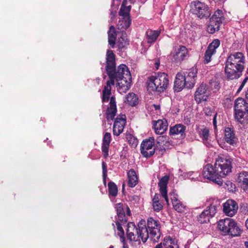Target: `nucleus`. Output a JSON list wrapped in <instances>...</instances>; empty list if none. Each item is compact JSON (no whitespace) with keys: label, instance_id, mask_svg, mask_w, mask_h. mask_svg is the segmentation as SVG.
I'll list each match as a JSON object with an SVG mask.
<instances>
[{"label":"nucleus","instance_id":"nucleus-13","mask_svg":"<svg viewBox=\"0 0 248 248\" xmlns=\"http://www.w3.org/2000/svg\"><path fill=\"white\" fill-rule=\"evenodd\" d=\"M217 211V206L214 204H211L197 217L198 221L201 224L209 222L210 219L216 214Z\"/></svg>","mask_w":248,"mask_h":248},{"label":"nucleus","instance_id":"nucleus-44","mask_svg":"<svg viewBox=\"0 0 248 248\" xmlns=\"http://www.w3.org/2000/svg\"><path fill=\"white\" fill-rule=\"evenodd\" d=\"M128 142L132 146L135 147H136L138 143V139L132 136H130L128 137Z\"/></svg>","mask_w":248,"mask_h":248},{"label":"nucleus","instance_id":"nucleus-54","mask_svg":"<svg viewBox=\"0 0 248 248\" xmlns=\"http://www.w3.org/2000/svg\"><path fill=\"white\" fill-rule=\"evenodd\" d=\"M245 225L247 228L248 229V218L246 221Z\"/></svg>","mask_w":248,"mask_h":248},{"label":"nucleus","instance_id":"nucleus-36","mask_svg":"<svg viewBox=\"0 0 248 248\" xmlns=\"http://www.w3.org/2000/svg\"><path fill=\"white\" fill-rule=\"evenodd\" d=\"M126 34L125 32H122L121 36L119 38L118 46L119 49H122L128 45Z\"/></svg>","mask_w":248,"mask_h":248},{"label":"nucleus","instance_id":"nucleus-14","mask_svg":"<svg viewBox=\"0 0 248 248\" xmlns=\"http://www.w3.org/2000/svg\"><path fill=\"white\" fill-rule=\"evenodd\" d=\"M188 56V50L184 46H175L173 51L170 53V56L176 62H181L184 61Z\"/></svg>","mask_w":248,"mask_h":248},{"label":"nucleus","instance_id":"nucleus-34","mask_svg":"<svg viewBox=\"0 0 248 248\" xmlns=\"http://www.w3.org/2000/svg\"><path fill=\"white\" fill-rule=\"evenodd\" d=\"M123 18L120 20L117 25L119 29H126L131 24V19L129 16H123Z\"/></svg>","mask_w":248,"mask_h":248},{"label":"nucleus","instance_id":"nucleus-16","mask_svg":"<svg viewBox=\"0 0 248 248\" xmlns=\"http://www.w3.org/2000/svg\"><path fill=\"white\" fill-rule=\"evenodd\" d=\"M219 45L220 41L217 39L214 40L209 44L204 54L203 61L204 63H208L211 61L212 55L216 53V49Z\"/></svg>","mask_w":248,"mask_h":248},{"label":"nucleus","instance_id":"nucleus-38","mask_svg":"<svg viewBox=\"0 0 248 248\" xmlns=\"http://www.w3.org/2000/svg\"><path fill=\"white\" fill-rule=\"evenodd\" d=\"M125 2L123 1L119 11V16H129V12L131 10V6H125Z\"/></svg>","mask_w":248,"mask_h":248},{"label":"nucleus","instance_id":"nucleus-51","mask_svg":"<svg viewBox=\"0 0 248 248\" xmlns=\"http://www.w3.org/2000/svg\"><path fill=\"white\" fill-rule=\"evenodd\" d=\"M159 64H160V62H159V60H156L155 62V66L156 69H158Z\"/></svg>","mask_w":248,"mask_h":248},{"label":"nucleus","instance_id":"nucleus-15","mask_svg":"<svg viewBox=\"0 0 248 248\" xmlns=\"http://www.w3.org/2000/svg\"><path fill=\"white\" fill-rule=\"evenodd\" d=\"M115 209L117 212V220L122 224H125L127 221V217L130 215V210L127 206L125 209L126 214L124 212V208L122 203H118L115 205Z\"/></svg>","mask_w":248,"mask_h":248},{"label":"nucleus","instance_id":"nucleus-48","mask_svg":"<svg viewBox=\"0 0 248 248\" xmlns=\"http://www.w3.org/2000/svg\"><path fill=\"white\" fill-rule=\"evenodd\" d=\"M248 77H247L243 81H242L241 85L240 86V87H239L238 90H237V92H240L241 90L242 89V88L244 87V86H245L246 83L248 81Z\"/></svg>","mask_w":248,"mask_h":248},{"label":"nucleus","instance_id":"nucleus-3","mask_svg":"<svg viewBox=\"0 0 248 248\" xmlns=\"http://www.w3.org/2000/svg\"><path fill=\"white\" fill-rule=\"evenodd\" d=\"M143 222H140L138 224V228L133 222L127 223L126 231L128 239L135 242H140V240L143 243L146 242L149 238V233L145 221Z\"/></svg>","mask_w":248,"mask_h":248},{"label":"nucleus","instance_id":"nucleus-5","mask_svg":"<svg viewBox=\"0 0 248 248\" xmlns=\"http://www.w3.org/2000/svg\"><path fill=\"white\" fill-rule=\"evenodd\" d=\"M218 229L224 235H231L232 236H237L241 234L242 231L237 223L232 219L227 217L221 219L218 222Z\"/></svg>","mask_w":248,"mask_h":248},{"label":"nucleus","instance_id":"nucleus-17","mask_svg":"<svg viewBox=\"0 0 248 248\" xmlns=\"http://www.w3.org/2000/svg\"><path fill=\"white\" fill-rule=\"evenodd\" d=\"M209 95L206 85L202 84L195 92V99L198 103H200L206 101Z\"/></svg>","mask_w":248,"mask_h":248},{"label":"nucleus","instance_id":"nucleus-21","mask_svg":"<svg viewBox=\"0 0 248 248\" xmlns=\"http://www.w3.org/2000/svg\"><path fill=\"white\" fill-rule=\"evenodd\" d=\"M169 179V176L166 175L162 177L159 180L158 183V186L159 187V191L161 195L165 199V200L168 204H169V199L167 195V188Z\"/></svg>","mask_w":248,"mask_h":248},{"label":"nucleus","instance_id":"nucleus-43","mask_svg":"<svg viewBox=\"0 0 248 248\" xmlns=\"http://www.w3.org/2000/svg\"><path fill=\"white\" fill-rule=\"evenodd\" d=\"M124 224H122L121 222H120L118 221H117L116 222V225L117 226V229L118 231L119 232L118 234L120 236L121 238H123V240L124 239V230L122 227V225Z\"/></svg>","mask_w":248,"mask_h":248},{"label":"nucleus","instance_id":"nucleus-12","mask_svg":"<svg viewBox=\"0 0 248 248\" xmlns=\"http://www.w3.org/2000/svg\"><path fill=\"white\" fill-rule=\"evenodd\" d=\"M154 144L155 139L153 137L142 141L140 144V152L144 157L148 158L154 154Z\"/></svg>","mask_w":248,"mask_h":248},{"label":"nucleus","instance_id":"nucleus-6","mask_svg":"<svg viewBox=\"0 0 248 248\" xmlns=\"http://www.w3.org/2000/svg\"><path fill=\"white\" fill-rule=\"evenodd\" d=\"M215 167L221 180H222V178L232 171V159L228 156L219 155L216 160Z\"/></svg>","mask_w":248,"mask_h":248},{"label":"nucleus","instance_id":"nucleus-45","mask_svg":"<svg viewBox=\"0 0 248 248\" xmlns=\"http://www.w3.org/2000/svg\"><path fill=\"white\" fill-rule=\"evenodd\" d=\"M170 200L172 202V204H173V203H175L176 202H178V195L174 192H171L170 193Z\"/></svg>","mask_w":248,"mask_h":248},{"label":"nucleus","instance_id":"nucleus-53","mask_svg":"<svg viewBox=\"0 0 248 248\" xmlns=\"http://www.w3.org/2000/svg\"><path fill=\"white\" fill-rule=\"evenodd\" d=\"M123 242L124 243L123 248H128L127 245L125 244L124 239L123 240Z\"/></svg>","mask_w":248,"mask_h":248},{"label":"nucleus","instance_id":"nucleus-33","mask_svg":"<svg viewBox=\"0 0 248 248\" xmlns=\"http://www.w3.org/2000/svg\"><path fill=\"white\" fill-rule=\"evenodd\" d=\"M160 195L155 194L152 200V205L155 211L158 212L163 208V205L159 200Z\"/></svg>","mask_w":248,"mask_h":248},{"label":"nucleus","instance_id":"nucleus-57","mask_svg":"<svg viewBox=\"0 0 248 248\" xmlns=\"http://www.w3.org/2000/svg\"><path fill=\"white\" fill-rule=\"evenodd\" d=\"M229 183H230V184H231V186H232V183H231V182H229Z\"/></svg>","mask_w":248,"mask_h":248},{"label":"nucleus","instance_id":"nucleus-20","mask_svg":"<svg viewBox=\"0 0 248 248\" xmlns=\"http://www.w3.org/2000/svg\"><path fill=\"white\" fill-rule=\"evenodd\" d=\"M125 123L124 115L119 116L114 121L113 127V133L115 136H119L123 131Z\"/></svg>","mask_w":248,"mask_h":248},{"label":"nucleus","instance_id":"nucleus-29","mask_svg":"<svg viewBox=\"0 0 248 248\" xmlns=\"http://www.w3.org/2000/svg\"><path fill=\"white\" fill-rule=\"evenodd\" d=\"M186 130L185 126L182 124H178L170 128V133L171 135L180 134L181 136H183L185 135Z\"/></svg>","mask_w":248,"mask_h":248},{"label":"nucleus","instance_id":"nucleus-50","mask_svg":"<svg viewBox=\"0 0 248 248\" xmlns=\"http://www.w3.org/2000/svg\"><path fill=\"white\" fill-rule=\"evenodd\" d=\"M217 114L216 113L215 115H214V119H213V125H214V128L215 129H216L217 128V120H216V118H217Z\"/></svg>","mask_w":248,"mask_h":248},{"label":"nucleus","instance_id":"nucleus-35","mask_svg":"<svg viewBox=\"0 0 248 248\" xmlns=\"http://www.w3.org/2000/svg\"><path fill=\"white\" fill-rule=\"evenodd\" d=\"M125 102L132 106H135L138 104V98L137 95L133 93H129L125 97Z\"/></svg>","mask_w":248,"mask_h":248},{"label":"nucleus","instance_id":"nucleus-7","mask_svg":"<svg viewBox=\"0 0 248 248\" xmlns=\"http://www.w3.org/2000/svg\"><path fill=\"white\" fill-rule=\"evenodd\" d=\"M234 117L242 124L248 116V103L242 98H238L234 102Z\"/></svg>","mask_w":248,"mask_h":248},{"label":"nucleus","instance_id":"nucleus-28","mask_svg":"<svg viewBox=\"0 0 248 248\" xmlns=\"http://www.w3.org/2000/svg\"><path fill=\"white\" fill-rule=\"evenodd\" d=\"M128 184L131 187H134L138 183V178L133 169H130L127 172Z\"/></svg>","mask_w":248,"mask_h":248},{"label":"nucleus","instance_id":"nucleus-9","mask_svg":"<svg viewBox=\"0 0 248 248\" xmlns=\"http://www.w3.org/2000/svg\"><path fill=\"white\" fill-rule=\"evenodd\" d=\"M224 20L222 11L217 10L214 14L210 18L207 27V31L210 33H213L216 31L219 30L220 24Z\"/></svg>","mask_w":248,"mask_h":248},{"label":"nucleus","instance_id":"nucleus-58","mask_svg":"<svg viewBox=\"0 0 248 248\" xmlns=\"http://www.w3.org/2000/svg\"><path fill=\"white\" fill-rule=\"evenodd\" d=\"M109 248H113V246H111L109 247Z\"/></svg>","mask_w":248,"mask_h":248},{"label":"nucleus","instance_id":"nucleus-27","mask_svg":"<svg viewBox=\"0 0 248 248\" xmlns=\"http://www.w3.org/2000/svg\"><path fill=\"white\" fill-rule=\"evenodd\" d=\"M225 140L228 143L231 145H234L237 142V139L234 131L229 127L226 128L225 130Z\"/></svg>","mask_w":248,"mask_h":248},{"label":"nucleus","instance_id":"nucleus-25","mask_svg":"<svg viewBox=\"0 0 248 248\" xmlns=\"http://www.w3.org/2000/svg\"><path fill=\"white\" fill-rule=\"evenodd\" d=\"M111 141L110 133L106 132L105 133L103 139V143L102 145V151L105 158H107L108 155V148Z\"/></svg>","mask_w":248,"mask_h":248},{"label":"nucleus","instance_id":"nucleus-19","mask_svg":"<svg viewBox=\"0 0 248 248\" xmlns=\"http://www.w3.org/2000/svg\"><path fill=\"white\" fill-rule=\"evenodd\" d=\"M185 76L184 78L188 84V88H192L195 84V78L197 77V70L195 68H192L186 71L182 72Z\"/></svg>","mask_w":248,"mask_h":248},{"label":"nucleus","instance_id":"nucleus-22","mask_svg":"<svg viewBox=\"0 0 248 248\" xmlns=\"http://www.w3.org/2000/svg\"><path fill=\"white\" fill-rule=\"evenodd\" d=\"M117 112V107L115 98L111 96L110 98L109 106L106 111V118L108 121L113 120Z\"/></svg>","mask_w":248,"mask_h":248},{"label":"nucleus","instance_id":"nucleus-10","mask_svg":"<svg viewBox=\"0 0 248 248\" xmlns=\"http://www.w3.org/2000/svg\"><path fill=\"white\" fill-rule=\"evenodd\" d=\"M147 227L149 237L155 242H157L160 237V225L158 220H155L153 217H149L147 220Z\"/></svg>","mask_w":248,"mask_h":248},{"label":"nucleus","instance_id":"nucleus-37","mask_svg":"<svg viewBox=\"0 0 248 248\" xmlns=\"http://www.w3.org/2000/svg\"><path fill=\"white\" fill-rule=\"evenodd\" d=\"M209 85L210 88L213 91V92H216L218 91L220 88L219 79L216 77L212 78L210 80Z\"/></svg>","mask_w":248,"mask_h":248},{"label":"nucleus","instance_id":"nucleus-55","mask_svg":"<svg viewBox=\"0 0 248 248\" xmlns=\"http://www.w3.org/2000/svg\"><path fill=\"white\" fill-rule=\"evenodd\" d=\"M245 245L246 248H248V242H246L245 243Z\"/></svg>","mask_w":248,"mask_h":248},{"label":"nucleus","instance_id":"nucleus-24","mask_svg":"<svg viewBox=\"0 0 248 248\" xmlns=\"http://www.w3.org/2000/svg\"><path fill=\"white\" fill-rule=\"evenodd\" d=\"M168 123L166 120H158L154 124V128L156 134H163L167 129Z\"/></svg>","mask_w":248,"mask_h":248},{"label":"nucleus","instance_id":"nucleus-46","mask_svg":"<svg viewBox=\"0 0 248 248\" xmlns=\"http://www.w3.org/2000/svg\"><path fill=\"white\" fill-rule=\"evenodd\" d=\"M102 170H103V176L104 180L105 182V179L107 177V168L106 163L104 162L102 163Z\"/></svg>","mask_w":248,"mask_h":248},{"label":"nucleus","instance_id":"nucleus-23","mask_svg":"<svg viewBox=\"0 0 248 248\" xmlns=\"http://www.w3.org/2000/svg\"><path fill=\"white\" fill-rule=\"evenodd\" d=\"M185 76L182 72L178 73L176 76L175 80L174 83V90L176 92L181 91L185 86L187 87L188 84L184 78Z\"/></svg>","mask_w":248,"mask_h":248},{"label":"nucleus","instance_id":"nucleus-52","mask_svg":"<svg viewBox=\"0 0 248 248\" xmlns=\"http://www.w3.org/2000/svg\"><path fill=\"white\" fill-rule=\"evenodd\" d=\"M246 100L247 101V102L248 103V90L246 92Z\"/></svg>","mask_w":248,"mask_h":248},{"label":"nucleus","instance_id":"nucleus-59","mask_svg":"<svg viewBox=\"0 0 248 248\" xmlns=\"http://www.w3.org/2000/svg\"><path fill=\"white\" fill-rule=\"evenodd\" d=\"M247 73H248V70H247Z\"/></svg>","mask_w":248,"mask_h":248},{"label":"nucleus","instance_id":"nucleus-56","mask_svg":"<svg viewBox=\"0 0 248 248\" xmlns=\"http://www.w3.org/2000/svg\"><path fill=\"white\" fill-rule=\"evenodd\" d=\"M115 13H113V12H111V15L113 16H115Z\"/></svg>","mask_w":248,"mask_h":248},{"label":"nucleus","instance_id":"nucleus-40","mask_svg":"<svg viewBox=\"0 0 248 248\" xmlns=\"http://www.w3.org/2000/svg\"><path fill=\"white\" fill-rule=\"evenodd\" d=\"M108 192L109 195L113 197H115L118 193V189L115 184L112 182L108 183Z\"/></svg>","mask_w":248,"mask_h":248},{"label":"nucleus","instance_id":"nucleus-30","mask_svg":"<svg viewBox=\"0 0 248 248\" xmlns=\"http://www.w3.org/2000/svg\"><path fill=\"white\" fill-rule=\"evenodd\" d=\"M179 248L177 244H175L174 241L170 238L164 239L163 244L160 243L157 244L155 248Z\"/></svg>","mask_w":248,"mask_h":248},{"label":"nucleus","instance_id":"nucleus-41","mask_svg":"<svg viewBox=\"0 0 248 248\" xmlns=\"http://www.w3.org/2000/svg\"><path fill=\"white\" fill-rule=\"evenodd\" d=\"M168 140L167 136H160L157 138V142L160 146H167Z\"/></svg>","mask_w":248,"mask_h":248},{"label":"nucleus","instance_id":"nucleus-4","mask_svg":"<svg viewBox=\"0 0 248 248\" xmlns=\"http://www.w3.org/2000/svg\"><path fill=\"white\" fill-rule=\"evenodd\" d=\"M169 84L168 75L165 73H160L149 78L148 88L151 91L161 93L167 88Z\"/></svg>","mask_w":248,"mask_h":248},{"label":"nucleus","instance_id":"nucleus-18","mask_svg":"<svg viewBox=\"0 0 248 248\" xmlns=\"http://www.w3.org/2000/svg\"><path fill=\"white\" fill-rule=\"evenodd\" d=\"M237 204L233 200H228L223 204V212L229 217L233 216L237 212Z\"/></svg>","mask_w":248,"mask_h":248},{"label":"nucleus","instance_id":"nucleus-1","mask_svg":"<svg viewBox=\"0 0 248 248\" xmlns=\"http://www.w3.org/2000/svg\"><path fill=\"white\" fill-rule=\"evenodd\" d=\"M106 62V71L109 80L103 90V102L108 101L111 86L114 85L115 79L121 93H125L129 89L131 81L130 73L125 64H120L116 69L115 55L111 50H108L107 52Z\"/></svg>","mask_w":248,"mask_h":248},{"label":"nucleus","instance_id":"nucleus-47","mask_svg":"<svg viewBox=\"0 0 248 248\" xmlns=\"http://www.w3.org/2000/svg\"><path fill=\"white\" fill-rule=\"evenodd\" d=\"M193 174H198V172H194L193 171H189L188 172H187V173H186L184 174V177H185L186 178H189V179H194V177H191V175Z\"/></svg>","mask_w":248,"mask_h":248},{"label":"nucleus","instance_id":"nucleus-2","mask_svg":"<svg viewBox=\"0 0 248 248\" xmlns=\"http://www.w3.org/2000/svg\"><path fill=\"white\" fill-rule=\"evenodd\" d=\"M245 57L242 53L231 54L226 62L225 73L228 79L239 78L245 67Z\"/></svg>","mask_w":248,"mask_h":248},{"label":"nucleus","instance_id":"nucleus-11","mask_svg":"<svg viewBox=\"0 0 248 248\" xmlns=\"http://www.w3.org/2000/svg\"><path fill=\"white\" fill-rule=\"evenodd\" d=\"M203 176L204 178L212 181L219 186L222 185L223 180H221L215 166L213 167L210 164H206L203 169Z\"/></svg>","mask_w":248,"mask_h":248},{"label":"nucleus","instance_id":"nucleus-39","mask_svg":"<svg viewBox=\"0 0 248 248\" xmlns=\"http://www.w3.org/2000/svg\"><path fill=\"white\" fill-rule=\"evenodd\" d=\"M172 206L175 210L178 212H185L186 210V205L180 201L173 203Z\"/></svg>","mask_w":248,"mask_h":248},{"label":"nucleus","instance_id":"nucleus-8","mask_svg":"<svg viewBox=\"0 0 248 248\" xmlns=\"http://www.w3.org/2000/svg\"><path fill=\"white\" fill-rule=\"evenodd\" d=\"M191 6L192 13L200 18H206L210 15L208 6L199 0L192 2Z\"/></svg>","mask_w":248,"mask_h":248},{"label":"nucleus","instance_id":"nucleus-42","mask_svg":"<svg viewBox=\"0 0 248 248\" xmlns=\"http://www.w3.org/2000/svg\"><path fill=\"white\" fill-rule=\"evenodd\" d=\"M200 137L202 138L203 141H207L208 139L209 135V130L207 128H204L202 129L201 132L200 133Z\"/></svg>","mask_w":248,"mask_h":248},{"label":"nucleus","instance_id":"nucleus-26","mask_svg":"<svg viewBox=\"0 0 248 248\" xmlns=\"http://www.w3.org/2000/svg\"><path fill=\"white\" fill-rule=\"evenodd\" d=\"M237 181L245 191L248 189V172L242 171L238 174Z\"/></svg>","mask_w":248,"mask_h":248},{"label":"nucleus","instance_id":"nucleus-32","mask_svg":"<svg viewBox=\"0 0 248 248\" xmlns=\"http://www.w3.org/2000/svg\"><path fill=\"white\" fill-rule=\"evenodd\" d=\"M160 33V31L148 30L146 31L147 42L149 43L155 42Z\"/></svg>","mask_w":248,"mask_h":248},{"label":"nucleus","instance_id":"nucleus-49","mask_svg":"<svg viewBox=\"0 0 248 248\" xmlns=\"http://www.w3.org/2000/svg\"><path fill=\"white\" fill-rule=\"evenodd\" d=\"M205 113L207 115H211L212 111L210 108H206L204 109Z\"/></svg>","mask_w":248,"mask_h":248},{"label":"nucleus","instance_id":"nucleus-31","mask_svg":"<svg viewBox=\"0 0 248 248\" xmlns=\"http://www.w3.org/2000/svg\"><path fill=\"white\" fill-rule=\"evenodd\" d=\"M108 42L109 45L113 48L115 44L116 37V33L115 29L113 26H111L108 31Z\"/></svg>","mask_w":248,"mask_h":248}]
</instances>
